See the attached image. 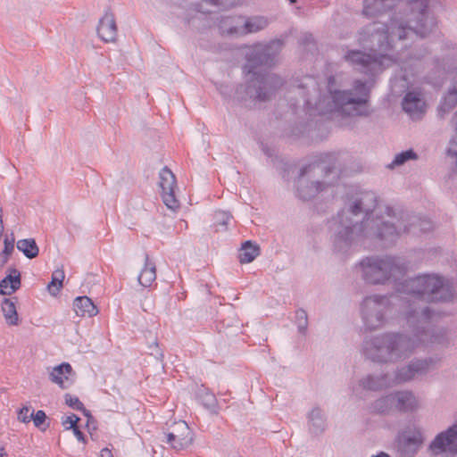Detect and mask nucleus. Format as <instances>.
<instances>
[{
	"label": "nucleus",
	"mask_w": 457,
	"mask_h": 457,
	"mask_svg": "<svg viewBox=\"0 0 457 457\" xmlns=\"http://www.w3.org/2000/svg\"><path fill=\"white\" fill-rule=\"evenodd\" d=\"M362 279L372 285H384L391 278L402 276L407 264L401 257L396 256H369L358 264Z\"/></svg>",
	"instance_id": "0eeeda50"
},
{
	"label": "nucleus",
	"mask_w": 457,
	"mask_h": 457,
	"mask_svg": "<svg viewBox=\"0 0 457 457\" xmlns=\"http://www.w3.org/2000/svg\"><path fill=\"white\" fill-rule=\"evenodd\" d=\"M439 361L438 358H428L424 360H417L409 365L402 367L397 370L392 381L394 385L407 382L412 379L416 375H420L433 369Z\"/></svg>",
	"instance_id": "f8f14e48"
},
{
	"label": "nucleus",
	"mask_w": 457,
	"mask_h": 457,
	"mask_svg": "<svg viewBox=\"0 0 457 457\" xmlns=\"http://www.w3.org/2000/svg\"><path fill=\"white\" fill-rule=\"evenodd\" d=\"M9 257L0 253V269L3 268L8 262Z\"/></svg>",
	"instance_id": "c03bdc74"
},
{
	"label": "nucleus",
	"mask_w": 457,
	"mask_h": 457,
	"mask_svg": "<svg viewBox=\"0 0 457 457\" xmlns=\"http://www.w3.org/2000/svg\"><path fill=\"white\" fill-rule=\"evenodd\" d=\"M237 20H243V17H225L222 18L219 24V29L223 34L228 35H237L241 36L242 34L237 33L236 31L230 30L229 29H233V27L237 25Z\"/></svg>",
	"instance_id": "473e14b6"
},
{
	"label": "nucleus",
	"mask_w": 457,
	"mask_h": 457,
	"mask_svg": "<svg viewBox=\"0 0 457 457\" xmlns=\"http://www.w3.org/2000/svg\"><path fill=\"white\" fill-rule=\"evenodd\" d=\"M156 279V265L154 262H153L148 254H145V263L143 268L141 269L138 277L137 281L139 285H141L144 287H150L153 282H154Z\"/></svg>",
	"instance_id": "393cba45"
},
{
	"label": "nucleus",
	"mask_w": 457,
	"mask_h": 457,
	"mask_svg": "<svg viewBox=\"0 0 457 457\" xmlns=\"http://www.w3.org/2000/svg\"><path fill=\"white\" fill-rule=\"evenodd\" d=\"M291 105L294 107H296L298 105L300 106L301 104H300V103H293V104H291Z\"/></svg>",
	"instance_id": "603ef678"
},
{
	"label": "nucleus",
	"mask_w": 457,
	"mask_h": 457,
	"mask_svg": "<svg viewBox=\"0 0 457 457\" xmlns=\"http://www.w3.org/2000/svg\"><path fill=\"white\" fill-rule=\"evenodd\" d=\"M164 436L166 443L176 451L187 449L194 442V433L184 420L175 422Z\"/></svg>",
	"instance_id": "9b49d317"
},
{
	"label": "nucleus",
	"mask_w": 457,
	"mask_h": 457,
	"mask_svg": "<svg viewBox=\"0 0 457 457\" xmlns=\"http://www.w3.org/2000/svg\"><path fill=\"white\" fill-rule=\"evenodd\" d=\"M295 320L299 332L304 334L308 326L307 313L303 310H298L295 312Z\"/></svg>",
	"instance_id": "e433bc0d"
},
{
	"label": "nucleus",
	"mask_w": 457,
	"mask_h": 457,
	"mask_svg": "<svg viewBox=\"0 0 457 457\" xmlns=\"http://www.w3.org/2000/svg\"><path fill=\"white\" fill-rule=\"evenodd\" d=\"M425 441L423 431L414 428L404 432L400 441L403 453L408 457H413L421 449Z\"/></svg>",
	"instance_id": "4468645a"
},
{
	"label": "nucleus",
	"mask_w": 457,
	"mask_h": 457,
	"mask_svg": "<svg viewBox=\"0 0 457 457\" xmlns=\"http://www.w3.org/2000/svg\"><path fill=\"white\" fill-rule=\"evenodd\" d=\"M73 309L79 317H94L98 313V309L87 296H78L73 302Z\"/></svg>",
	"instance_id": "a878e982"
},
{
	"label": "nucleus",
	"mask_w": 457,
	"mask_h": 457,
	"mask_svg": "<svg viewBox=\"0 0 457 457\" xmlns=\"http://www.w3.org/2000/svg\"><path fill=\"white\" fill-rule=\"evenodd\" d=\"M291 93L301 96L303 110L312 115L334 114L342 117L368 115L369 88L366 83L354 82L351 90L337 88L334 77L327 80L325 92L312 77H304Z\"/></svg>",
	"instance_id": "7ed1b4c3"
},
{
	"label": "nucleus",
	"mask_w": 457,
	"mask_h": 457,
	"mask_svg": "<svg viewBox=\"0 0 457 457\" xmlns=\"http://www.w3.org/2000/svg\"><path fill=\"white\" fill-rule=\"evenodd\" d=\"M64 398L66 404L69 405L71 408L78 411H82L85 414L88 415L87 410L85 409L84 404L77 396L66 394Z\"/></svg>",
	"instance_id": "c9c22d12"
},
{
	"label": "nucleus",
	"mask_w": 457,
	"mask_h": 457,
	"mask_svg": "<svg viewBox=\"0 0 457 457\" xmlns=\"http://www.w3.org/2000/svg\"><path fill=\"white\" fill-rule=\"evenodd\" d=\"M289 1H290L291 3H294V2H295V0H289Z\"/></svg>",
	"instance_id": "6e6d98bb"
},
{
	"label": "nucleus",
	"mask_w": 457,
	"mask_h": 457,
	"mask_svg": "<svg viewBox=\"0 0 457 457\" xmlns=\"http://www.w3.org/2000/svg\"><path fill=\"white\" fill-rule=\"evenodd\" d=\"M428 0H407L399 12H395L389 24L373 22L359 32L358 42L369 49L347 52L345 59L359 71L374 75L398 63L407 73L412 69V59L407 51L414 37H425L431 31L434 21L428 16Z\"/></svg>",
	"instance_id": "f257e3e1"
},
{
	"label": "nucleus",
	"mask_w": 457,
	"mask_h": 457,
	"mask_svg": "<svg viewBox=\"0 0 457 457\" xmlns=\"http://www.w3.org/2000/svg\"><path fill=\"white\" fill-rule=\"evenodd\" d=\"M79 420V418L77 415L71 414L70 416L65 417L62 420V423L65 427L66 429H71V428H74L75 426H77V423Z\"/></svg>",
	"instance_id": "a19ab883"
},
{
	"label": "nucleus",
	"mask_w": 457,
	"mask_h": 457,
	"mask_svg": "<svg viewBox=\"0 0 457 457\" xmlns=\"http://www.w3.org/2000/svg\"><path fill=\"white\" fill-rule=\"evenodd\" d=\"M279 49L278 41L245 47L243 71L247 82L246 94L251 98L265 101L281 86V79L267 71V68L273 64Z\"/></svg>",
	"instance_id": "39448f33"
},
{
	"label": "nucleus",
	"mask_w": 457,
	"mask_h": 457,
	"mask_svg": "<svg viewBox=\"0 0 457 457\" xmlns=\"http://www.w3.org/2000/svg\"><path fill=\"white\" fill-rule=\"evenodd\" d=\"M46 419V415L44 411L39 410L36 413L32 411L31 420H33L35 427L40 428L41 425L45 422Z\"/></svg>",
	"instance_id": "ea45409f"
},
{
	"label": "nucleus",
	"mask_w": 457,
	"mask_h": 457,
	"mask_svg": "<svg viewBox=\"0 0 457 457\" xmlns=\"http://www.w3.org/2000/svg\"><path fill=\"white\" fill-rule=\"evenodd\" d=\"M71 429H72V431H73L74 436L77 437V439H78L79 442L85 443V437H84V435H83V433L79 430V428H78V426H75V427H74V428H72Z\"/></svg>",
	"instance_id": "37998d69"
},
{
	"label": "nucleus",
	"mask_w": 457,
	"mask_h": 457,
	"mask_svg": "<svg viewBox=\"0 0 457 457\" xmlns=\"http://www.w3.org/2000/svg\"><path fill=\"white\" fill-rule=\"evenodd\" d=\"M371 457H390V456L386 453L380 452L378 454L372 455Z\"/></svg>",
	"instance_id": "49530a36"
},
{
	"label": "nucleus",
	"mask_w": 457,
	"mask_h": 457,
	"mask_svg": "<svg viewBox=\"0 0 457 457\" xmlns=\"http://www.w3.org/2000/svg\"><path fill=\"white\" fill-rule=\"evenodd\" d=\"M403 79L404 80H407V74H404V75L403 76Z\"/></svg>",
	"instance_id": "5fc2aeb1"
},
{
	"label": "nucleus",
	"mask_w": 457,
	"mask_h": 457,
	"mask_svg": "<svg viewBox=\"0 0 457 457\" xmlns=\"http://www.w3.org/2000/svg\"><path fill=\"white\" fill-rule=\"evenodd\" d=\"M100 455L101 457H112V452L107 448L102 449Z\"/></svg>",
	"instance_id": "a18cd8bd"
},
{
	"label": "nucleus",
	"mask_w": 457,
	"mask_h": 457,
	"mask_svg": "<svg viewBox=\"0 0 457 457\" xmlns=\"http://www.w3.org/2000/svg\"><path fill=\"white\" fill-rule=\"evenodd\" d=\"M65 278L64 270L62 269H56L52 274V279L47 286L49 293L52 295H56L62 287V282Z\"/></svg>",
	"instance_id": "2f4dec72"
},
{
	"label": "nucleus",
	"mask_w": 457,
	"mask_h": 457,
	"mask_svg": "<svg viewBox=\"0 0 457 457\" xmlns=\"http://www.w3.org/2000/svg\"><path fill=\"white\" fill-rule=\"evenodd\" d=\"M259 255V248L250 241L245 242L239 253V260L242 263L252 262Z\"/></svg>",
	"instance_id": "7c9ffc66"
},
{
	"label": "nucleus",
	"mask_w": 457,
	"mask_h": 457,
	"mask_svg": "<svg viewBox=\"0 0 457 457\" xmlns=\"http://www.w3.org/2000/svg\"><path fill=\"white\" fill-rule=\"evenodd\" d=\"M17 248L27 258L33 259L37 256L39 249L33 238L21 239L17 242Z\"/></svg>",
	"instance_id": "c85d7f7f"
},
{
	"label": "nucleus",
	"mask_w": 457,
	"mask_h": 457,
	"mask_svg": "<svg viewBox=\"0 0 457 457\" xmlns=\"http://www.w3.org/2000/svg\"><path fill=\"white\" fill-rule=\"evenodd\" d=\"M428 309H425V310L423 311V312H422V316L427 317V316H428Z\"/></svg>",
	"instance_id": "3c124183"
},
{
	"label": "nucleus",
	"mask_w": 457,
	"mask_h": 457,
	"mask_svg": "<svg viewBox=\"0 0 457 457\" xmlns=\"http://www.w3.org/2000/svg\"><path fill=\"white\" fill-rule=\"evenodd\" d=\"M457 105V69L451 73V85L444 96L438 111L441 115L449 112Z\"/></svg>",
	"instance_id": "412c9836"
},
{
	"label": "nucleus",
	"mask_w": 457,
	"mask_h": 457,
	"mask_svg": "<svg viewBox=\"0 0 457 457\" xmlns=\"http://www.w3.org/2000/svg\"><path fill=\"white\" fill-rule=\"evenodd\" d=\"M159 187L163 203L170 210H176L179 203L175 195L176 179L168 168H163L159 173Z\"/></svg>",
	"instance_id": "ddd939ff"
},
{
	"label": "nucleus",
	"mask_w": 457,
	"mask_h": 457,
	"mask_svg": "<svg viewBox=\"0 0 457 457\" xmlns=\"http://www.w3.org/2000/svg\"><path fill=\"white\" fill-rule=\"evenodd\" d=\"M398 297L409 303L412 298L426 302H443L450 300L455 288L445 283L444 278L435 274H424L407 279L397 285Z\"/></svg>",
	"instance_id": "423d86ee"
},
{
	"label": "nucleus",
	"mask_w": 457,
	"mask_h": 457,
	"mask_svg": "<svg viewBox=\"0 0 457 457\" xmlns=\"http://www.w3.org/2000/svg\"><path fill=\"white\" fill-rule=\"evenodd\" d=\"M416 159H417V154L413 150L409 149L406 151H403V152L395 154L394 160L388 165V167L394 168L395 166H400V165H403V163H405L409 160H416Z\"/></svg>",
	"instance_id": "f704fd0d"
},
{
	"label": "nucleus",
	"mask_w": 457,
	"mask_h": 457,
	"mask_svg": "<svg viewBox=\"0 0 457 457\" xmlns=\"http://www.w3.org/2000/svg\"><path fill=\"white\" fill-rule=\"evenodd\" d=\"M412 220L411 227H408L403 216H398L391 207L378 202L376 193L356 192L331 226L333 248L337 253H346L353 247L376 240L384 245L391 244L403 233L411 232L416 223L421 231H427L430 227L427 220Z\"/></svg>",
	"instance_id": "f03ea898"
},
{
	"label": "nucleus",
	"mask_w": 457,
	"mask_h": 457,
	"mask_svg": "<svg viewBox=\"0 0 457 457\" xmlns=\"http://www.w3.org/2000/svg\"><path fill=\"white\" fill-rule=\"evenodd\" d=\"M3 214H4V211H3L2 206H0V227H4V220H3Z\"/></svg>",
	"instance_id": "de8ad7c7"
},
{
	"label": "nucleus",
	"mask_w": 457,
	"mask_h": 457,
	"mask_svg": "<svg viewBox=\"0 0 457 457\" xmlns=\"http://www.w3.org/2000/svg\"><path fill=\"white\" fill-rule=\"evenodd\" d=\"M21 287V273L17 269H8V274L0 281V295H11Z\"/></svg>",
	"instance_id": "4be33fe9"
},
{
	"label": "nucleus",
	"mask_w": 457,
	"mask_h": 457,
	"mask_svg": "<svg viewBox=\"0 0 457 457\" xmlns=\"http://www.w3.org/2000/svg\"><path fill=\"white\" fill-rule=\"evenodd\" d=\"M179 225H180V227H181V228H182V226H183V225L185 226V228H187V221H185V220H180V221H179Z\"/></svg>",
	"instance_id": "8fccbe9b"
},
{
	"label": "nucleus",
	"mask_w": 457,
	"mask_h": 457,
	"mask_svg": "<svg viewBox=\"0 0 457 457\" xmlns=\"http://www.w3.org/2000/svg\"><path fill=\"white\" fill-rule=\"evenodd\" d=\"M231 220L232 216L229 212L216 211L213 214L212 226L216 231H226Z\"/></svg>",
	"instance_id": "c756f323"
},
{
	"label": "nucleus",
	"mask_w": 457,
	"mask_h": 457,
	"mask_svg": "<svg viewBox=\"0 0 457 457\" xmlns=\"http://www.w3.org/2000/svg\"><path fill=\"white\" fill-rule=\"evenodd\" d=\"M1 311L4 317L5 322L9 326L19 325L20 320L16 308V301L14 298H4L1 303Z\"/></svg>",
	"instance_id": "bb28decb"
},
{
	"label": "nucleus",
	"mask_w": 457,
	"mask_h": 457,
	"mask_svg": "<svg viewBox=\"0 0 457 457\" xmlns=\"http://www.w3.org/2000/svg\"><path fill=\"white\" fill-rule=\"evenodd\" d=\"M14 249V237H5L4 240V249L1 253L10 257Z\"/></svg>",
	"instance_id": "58836bf2"
},
{
	"label": "nucleus",
	"mask_w": 457,
	"mask_h": 457,
	"mask_svg": "<svg viewBox=\"0 0 457 457\" xmlns=\"http://www.w3.org/2000/svg\"><path fill=\"white\" fill-rule=\"evenodd\" d=\"M414 315H415V311H413V312H410V313H409V316H410V317H411V316H414Z\"/></svg>",
	"instance_id": "864d4df0"
},
{
	"label": "nucleus",
	"mask_w": 457,
	"mask_h": 457,
	"mask_svg": "<svg viewBox=\"0 0 457 457\" xmlns=\"http://www.w3.org/2000/svg\"><path fill=\"white\" fill-rule=\"evenodd\" d=\"M30 406H23L18 411V420L23 423H29L31 420L32 411Z\"/></svg>",
	"instance_id": "4c0bfd02"
},
{
	"label": "nucleus",
	"mask_w": 457,
	"mask_h": 457,
	"mask_svg": "<svg viewBox=\"0 0 457 457\" xmlns=\"http://www.w3.org/2000/svg\"><path fill=\"white\" fill-rule=\"evenodd\" d=\"M0 457H7V453L4 451V447H0Z\"/></svg>",
	"instance_id": "09e8293b"
},
{
	"label": "nucleus",
	"mask_w": 457,
	"mask_h": 457,
	"mask_svg": "<svg viewBox=\"0 0 457 457\" xmlns=\"http://www.w3.org/2000/svg\"><path fill=\"white\" fill-rule=\"evenodd\" d=\"M221 1H222V0H204V1L203 2L202 5H203L204 4H212V5L218 6V5L222 4ZM201 12H211V11H209V10H207V9H204V7H203V6H202V10H201Z\"/></svg>",
	"instance_id": "79ce46f5"
},
{
	"label": "nucleus",
	"mask_w": 457,
	"mask_h": 457,
	"mask_svg": "<svg viewBox=\"0 0 457 457\" xmlns=\"http://www.w3.org/2000/svg\"><path fill=\"white\" fill-rule=\"evenodd\" d=\"M391 301L385 295H370L361 303V318L369 330L381 328L386 322V313Z\"/></svg>",
	"instance_id": "6e6552de"
},
{
	"label": "nucleus",
	"mask_w": 457,
	"mask_h": 457,
	"mask_svg": "<svg viewBox=\"0 0 457 457\" xmlns=\"http://www.w3.org/2000/svg\"><path fill=\"white\" fill-rule=\"evenodd\" d=\"M198 397L204 408L212 411L216 410L217 399L214 394L204 389L199 393Z\"/></svg>",
	"instance_id": "72a5a7b5"
},
{
	"label": "nucleus",
	"mask_w": 457,
	"mask_h": 457,
	"mask_svg": "<svg viewBox=\"0 0 457 457\" xmlns=\"http://www.w3.org/2000/svg\"><path fill=\"white\" fill-rule=\"evenodd\" d=\"M392 386H394L392 376L389 374H372L361 378L357 386H352L351 390L353 395L358 396L360 395L359 388L361 387L366 390L376 391Z\"/></svg>",
	"instance_id": "dca6fc26"
},
{
	"label": "nucleus",
	"mask_w": 457,
	"mask_h": 457,
	"mask_svg": "<svg viewBox=\"0 0 457 457\" xmlns=\"http://www.w3.org/2000/svg\"><path fill=\"white\" fill-rule=\"evenodd\" d=\"M268 25V21L262 16H255L251 18H244L243 20H237V25L233 27L232 30L237 33L246 35L249 33H255L263 29ZM231 30V29H229Z\"/></svg>",
	"instance_id": "aec40b11"
},
{
	"label": "nucleus",
	"mask_w": 457,
	"mask_h": 457,
	"mask_svg": "<svg viewBox=\"0 0 457 457\" xmlns=\"http://www.w3.org/2000/svg\"><path fill=\"white\" fill-rule=\"evenodd\" d=\"M446 341L445 331L421 327L411 335L383 333L366 337L361 351L372 361L395 362L409 357L418 350L445 345Z\"/></svg>",
	"instance_id": "20e7f679"
},
{
	"label": "nucleus",
	"mask_w": 457,
	"mask_h": 457,
	"mask_svg": "<svg viewBox=\"0 0 457 457\" xmlns=\"http://www.w3.org/2000/svg\"><path fill=\"white\" fill-rule=\"evenodd\" d=\"M49 379L59 387L67 389L74 383L75 372L70 363L62 362L52 368Z\"/></svg>",
	"instance_id": "6ab92c4d"
},
{
	"label": "nucleus",
	"mask_w": 457,
	"mask_h": 457,
	"mask_svg": "<svg viewBox=\"0 0 457 457\" xmlns=\"http://www.w3.org/2000/svg\"><path fill=\"white\" fill-rule=\"evenodd\" d=\"M96 31L99 38L105 43H112L116 40L117 24L114 14L110 10H106L100 18Z\"/></svg>",
	"instance_id": "a211bd4d"
},
{
	"label": "nucleus",
	"mask_w": 457,
	"mask_h": 457,
	"mask_svg": "<svg viewBox=\"0 0 457 457\" xmlns=\"http://www.w3.org/2000/svg\"><path fill=\"white\" fill-rule=\"evenodd\" d=\"M394 0H364L362 13L368 18L381 15L393 6Z\"/></svg>",
	"instance_id": "5701e85b"
},
{
	"label": "nucleus",
	"mask_w": 457,
	"mask_h": 457,
	"mask_svg": "<svg viewBox=\"0 0 457 457\" xmlns=\"http://www.w3.org/2000/svg\"><path fill=\"white\" fill-rule=\"evenodd\" d=\"M316 170H325L326 177L333 175L334 178L337 175V172L335 168H326L320 163H313L303 167L301 170L297 188L299 197H301L303 200H310L313 198L317 194L324 191L325 187L328 186V184L320 181L312 182L311 185H308L305 177L309 173H315Z\"/></svg>",
	"instance_id": "1a4fd4ad"
},
{
	"label": "nucleus",
	"mask_w": 457,
	"mask_h": 457,
	"mask_svg": "<svg viewBox=\"0 0 457 457\" xmlns=\"http://www.w3.org/2000/svg\"><path fill=\"white\" fill-rule=\"evenodd\" d=\"M393 398L394 392L377 399L371 405L372 411L381 414L395 411V400Z\"/></svg>",
	"instance_id": "cd10ccee"
},
{
	"label": "nucleus",
	"mask_w": 457,
	"mask_h": 457,
	"mask_svg": "<svg viewBox=\"0 0 457 457\" xmlns=\"http://www.w3.org/2000/svg\"><path fill=\"white\" fill-rule=\"evenodd\" d=\"M431 456L449 453L457 457V423L437 434L427 449Z\"/></svg>",
	"instance_id": "9d476101"
},
{
	"label": "nucleus",
	"mask_w": 457,
	"mask_h": 457,
	"mask_svg": "<svg viewBox=\"0 0 457 457\" xmlns=\"http://www.w3.org/2000/svg\"><path fill=\"white\" fill-rule=\"evenodd\" d=\"M326 418L319 407L312 408L308 414L309 430L313 435H320L326 429Z\"/></svg>",
	"instance_id": "b1692460"
},
{
	"label": "nucleus",
	"mask_w": 457,
	"mask_h": 457,
	"mask_svg": "<svg viewBox=\"0 0 457 457\" xmlns=\"http://www.w3.org/2000/svg\"><path fill=\"white\" fill-rule=\"evenodd\" d=\"M402 106L403 111L412 119L419 120L426 112L427 105L420 92L409 91L404 96Z\"/></svg>",
	"instance_id": "2eb2a0df"
},
{
	"label": "nucleus",
	"mask_w": 457,
	"mask_h": 457,
	"mask_svg": "<svg viewBox=\"0 0 457 457\" xmlns=\"http://www.w3.org/2000/svg\"><path fill=\"white\" fill-rule=\"evenodd\" d=\"M395 409L401 413H413L420 409L418 396L410 390L394 391Z\"/></svg>",
	"instance_id": "f3484780"
}]
</instances>
